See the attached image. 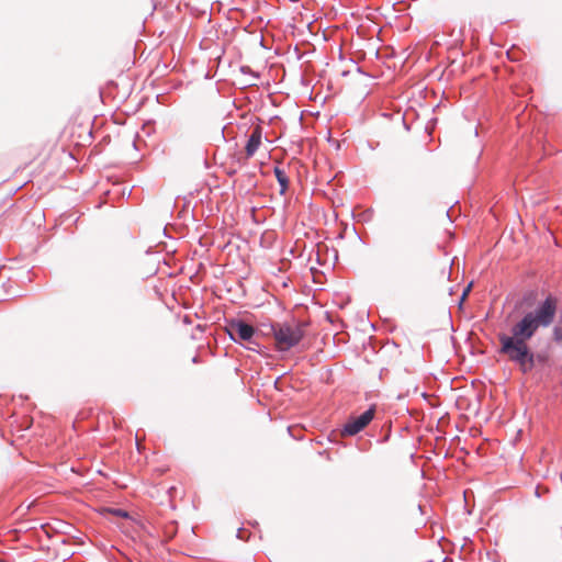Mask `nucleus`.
<instances>
[{
  "mask_svg": "<svg viewBox=\"0 0 562 562\" xmlns=\"http://www.w3.org/2000/svg\"><path fill=\"white\" fill-rule=\"evenodd\" d=\"M558 300L548 295L540 302L535 311L526 313L510 329L512 335H499L501 353L517 363L522 372H528L535 367V355L529 349L527 341L533 337L540 327H550L555 318Z\"/></svg>",
  "mask_w": 562,
  "mask_h": 562,
  "instance_id": "nucleus-1",
  "label": "nucleus"
},
{
  "mask_svg": "<svg viewBox=\"0 0 562 562\" xmlns=\"http://www.w3.org/2000/svg\"><path fill=\"white\" fill-rule=\"evenodd\" d=\"M276 347L279 351H288L299 345L304 337L303 324L297 322H284L270 325Z\"/></svg>",
  "mask_w": 562,
  "mask_h": 562,
  "instance_id": "nucleus-2",
  "label": "nucleus"
},
{
  "mask_svg": "<svg viewBox=\"0 0 562 562\" xmlns=\"http://www.w3.org/2000/svg\"><path fill=\"white\" fill-rule=\"evenodd\" d=\"M226 333L236 344L247 342L246 348L256 351L259 344L254 340L255 328L241 319H231L226 325Z\"/></svg>",
  "mask_w": 562,
  "mask_h": 562,
  "instance_id": "nucleus-3",
  "label": "nucleus"
},
{
  "mask_svg": "<svg viewBox=\"0 0 562 562\" xmlns=\"http://www.w3.org/2000/svg\"><path fill=\"white\" fill-rule=\"evenodd\" d=\"M374 417V408L370 407L361 415L356 417H350L348 422L345 424L342 429V435L345 436H355L360 432Z\"/></svg>",
  "mask_w": 562,
  "mask_h": 562,
  "instance_id": "nucleus-4",
  "label": "nucleus"
},
{
  "mask_svg": "<svg viewBox=\"0 0 562 562\" xmlns=\"http://www.w3.org/2000/svg\"><path fill=\"white\" fill-rule=\"evenodd\" d=\"M262 133L259 126H256L247 140L245 150L247 158L252 157L261 145Z\"/></svg>",
  "mask_w": 562,
  "mask_h": 562,
  "instance_id": "nucleus-5",
  "label": "nucleus"
},
{
  "mask_svg": "<svg viewBox=\"0 0 562 562\" xmlns=\"http://www.w3.org/2000/svg\"><path fill=\"white\" fill-rule=\"evenodd\" d=\"M274 176L278 180V183L280 184V193L284 194L289 188V178H288L285 171L279 167H276Z\"/></svg>",
  "mask_w": 562,
  "mask_h": 562,
  "instance_id": "nucleus-6",
  "label": "nucleus"
},
{
  "mask_svg": "<svg viewBox=\"0 0 562 562\" xmlns=\"http://www.w3.org/2000/svg\"><path fill=\"white\" fill-rule=\"evenodd\" d=\"M470 289H471V284H469L467 286V289H464L463 293H462V296H461V301L464 300V297L468 295V293L470 292Z\"/></svg>",
  "mask_w": 562,
  "mask_h": 562,
  "instance_id": "nucleus-7",
  "label": "nucleus"
},
{
  "mask_svg": "<svg viewBox=\"0 0 562 562\" xmlns=\"http://www.w3.org/2000/svg\"><path fill=\"white\" fill-rule=\"evenodd\" d=\"M247 74H248V75H250L252 79H257V78L259 77V76H258L259 74H258V72H255V71L247 72Z\"/></svg>",
  "mask_w": 562,
  "mask_h": 562,
  "instance_id": "nucleus-8",
  "label": "nucleus"
},
{
  "mask_svg": "<svg viewBox=\"0 0 562 562\" xmlns=\"http://www.w3.org/2000/svg\"><path fill=\"white\" fill-rule=\"evenodd\" d=\"M554 336H555V338H557V339H558V336H560V333H559V328H558V327L554 329Z\"/></svg>",
  "mask_w": 562,
  "mask_h": 562,
  "instance_id": "nucleus-9",
  "label": "nucleus"
},
{
  "mask_svg": "<svg viewBox=\"0 0 562 562\" xmlns=\"http://www.w3.org/2000/svg\"><path fill=\"white\" fill-rule=\"evenodd\" d=\"M554 336H555V338H557V339H558V336H560V333H559V328H558V327L554 329Z\"/></svg>",
  "mask_w": 562,
  "mask_h": 562,
  "instance_id": "nucleus-10",
  "label": "nucleus"
},
{
  "mask_svg": "<svg viewBox=\"0 0 562 562\" xmlns=\"http://www.w3.org/2000/svg\"><path fill=\"white\" fill-rule=\"evenodd\" d=\"M204 78H205V79H209V78H210L209 72H206V74H205V77H204Z\"/></svg>",
  "mask_w": 562,
  "mask_h": 562,
  "instance_id": "nucleus-11",
  "label": "nucleus"
}]
</instances>
